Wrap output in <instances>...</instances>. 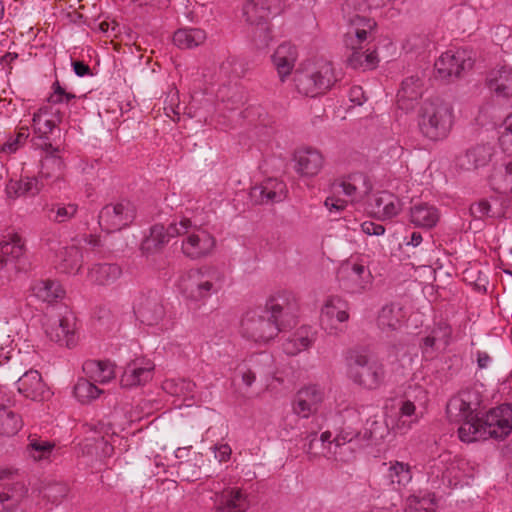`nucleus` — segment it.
Here are the masks:
<instances>
[{"label": "nucleus", "instance_id": "obj_31", "mask_svg": "<svg viewBox=\"0 0 512 512\" xmlns=\"http://www.w3.org/2000/svg\"><path fill=\"white\" fill-rule=\"evenodd\" d=\"M199 279L196 283L195 301H205L212 294L217 293L222 287V274L215 268H208L205 273L198 272Z\"/></svg>", "mask_w": 512, "mask_h": 512}, {"label": "nucleus", "instance_id": "obj_11", "mask_svg": "<svg viewBox=\"0 0 512 512\" xmlns=\"http://www.w3.org/2000/svg\"><path fill=\"white\" fill-rule=\"evenodd\" d=\"M43 327L51 341L68 348L76 345V318L72 312L66 311L63 315L46 316Z\"/></svg>", "mask_w": 512, "mask_h": 512}, {"label": "nucleus", "instance_id": "obj_17", "mask_svg": "<svg viewBox=\"0 0 512 512\" xmlns=\"http://www.w3.org/2000/svg\"><path fill=\"white\" fill-rule=\"evenodd\" d=\"M349 27L344 36V43L349 49L362 48V43L376 28V22L363 15L354 14L348 19Z\"/></svg>", "mask_w": 512, "mask_h": 512}, {"label": "nucleus", "instance_id": "obj_21", "mask_svg": "<svg viewBox=\"0 0 512 512\" xmlns=\"http://www.w3.org/2000/svg\"><path fill=\"white\" fill-rule=\"evenodd\" d=\"M16 385L19 393L34 401H42L50 394L42 381L40 373L36 370H30L24 373L18 379Z\"/></svg>", "mask_w": 512, "mask_h": 512}, {"label": "nucleus", "instance_id": "obj_10", "mask_svg": "<svg viewBox=\"0 0 512 512\" xmlns=\"http://www.w3.org/2000/svg\"><path fill=\"white\" fill-rule=\"evenodd\" d=\"M340 287L348 293L357 294L367 290L372 283V274L362 262L348 260L337 273Z\"/></svg>", "mask_w": 512, "mask_h": 512}, {"label": "nucleus", "instance_id": "obj_52", "mask_svg": "<svg viewBox=\"0 0 512 512\" xmlns=\"http://www.w3.org/2000/svg\"><path fill=\"white\" fill-rule=\"evenodd\" d=\"M402 398L409 400L419 409H425L429 402L427 390L419 384L409 385Z\"/></svg>", "mask_w": 512, "mask_h": 512}, {"label": "nucleus", "instance_id": "obj_48", "mask_svg": "<svg viewBox=\"0 0 512 512\" xmlns=\"http://www.w3.org/2000/svg\"><path fill=\"white\" fill-rule=\"evenodd\" d=\"M405 512H435L434 498L430 493L411 495L406 500Z\"/></svg>", "mask_w": 512, "mask_h": 512}, {"label": "nucleus", "instance_id": "obj_55", "mask_svg": "<svg viewBox=\"0 0 512 512\" xmlns=\"http://www.w3.org/2000/svg\"><path fill=\"white\" fill-rule=\"evenodd\" d=\"M368 427L363 433V438L366 440H377L383 437L379 430H382V424L377 420L367 421Z\"/></svg>", "mask_w": 512, "mask_h": 512}, {"label": "nucleus", "instance_id": "obj_59", "mask_svg": "<svg viewBox=\"0 0 512 512\" xmlns=\"http://www.w3.org/2000/svg\"><path fill=\"white\" fill-rule=\"evenodd\" d=\"M214 454L215 458L218 459L219 462H226L231 457L232 449L228 444L215 445Z\"/></svg>", "mask_w": 512, "mask_h": 512}, {"label": "nucleus", "instance_id": "obj_23", "mask_svg": "<svg viewBox=\"0 0 512 512\" xmlns=\"http://www.w3.org/2000/svg\"><path fill=\"white\" fill-rule=\"evenodd\" d=\"M153 376V365L149 361L136 359L130 362L122 376L121 385L126 388H132L143 385L150 381Z\"/></svg>", "mask_w": 512, "mask_h": 512}, {"label": "nucleus", "instance_id": "obj_9", "mask_svg": "<svg viewBox=\"0 0 512 512\" xmlns=\"http://www.w3.org/2000/svg\"><path fill=\"white\" fill-rule=\"evenodd\" d=\"M349 303L339 296L329 297L321 308L320 325L329 334L338 336L350 318Z\"/></svg>", "mask_w": 512, "mask_h": 512}, {"label": "nucleus", "instance_id": "obj_33", "mask_svg": "<svg viewBox=\"0 0 512 512\" xmlns=\"http://www.w3.org/2000/svg\"><path fill=\"white\" fill-rule=\"evenodd\" d=\"M44 183L38 177H22L19 180H10L6 185L9 198L35 197L43 189Z\"/></svg>", "mask_w": 512, "mask_h": 512}, {"label": "nucleus", "instance_id": "obj_16", "mask_svg": "<svg viewBox=\"0 0 512 512\" xmlns=\"http://www.w3.org/2000/svg\"><path fill=\"white\" fill-rule=\"evenodd\" d=\"M43 150L46 155L42 159L39 179L45 185H57L64 179L65 164L58 155V149L53 147L51 143H45Z\"/></svg>", "mask_w": 512, "mask_h": 512}, {"label": "nucleus", "instance_id": "obj_56", "mask_svg": "<svg viewBox=\"0 0 512 512\" xmlns=\"http://www.w3.org/2000/svg\"><path fill=\"white\" fill-rule=\"evenodd\" d=\"M470 212L476 218L490 216L491 205L487 200L482 199L471 205Z\"/></svg>", "mask_w": 512, "mask_h": 512}, {"label": "nucleus", "instance_id": "obj_51", "mask_svg": "<svg viewBox=\"0 0 512 512\" xmlns=\"http://www.w3.org/2000/svg\"><path fill=\"white\" fill-rule=\"evenodd\" d=\"M215 246L214 237L202 228L194 230V249L199 256L210 253Z\"/></svg>", "mask_w": 512, "mask_h": 512}, {"label": "nucleus", "instance_id": "obj_30", "mask_svg": "<svg viewBox=\"0 0 512 512\" xmlns=\"http://www.w3.org/2000/svg\"><path fill=\"white\" fill-rule=\"evenodd\" d=\"M370 206L373 214L381 220L392 219L402 210L400 199L386 191L374 195L373 202Z\"/></svg>", "mask_w": 512, "mask_h": 512}, {"label": "nucleus", "instance_id": "obj_45", "mask_svg": "<svg viewBox=\"0 0 512 512\" xmlns=\"http://www.w3.org/2000/svg\"><path fill=\"white\" fill-rule=\"evenodd\" d=\"M78 212L75 203H56L46 209V216L50 221L64 223L72 219Z\"/></svg>", "mask_w": 512, "mask_h": 512}, {"label": "nucleus", "instance_id": "obj_7", "mask_svg": "<svg viewBox=\"0 0 512 512\" xmlns=\"http://www.w3.org/2000/svg\"><path fill=\"white\" fill-rule=\"evenodd\" d=\"M481 395L475 389H464L447 403L446 413L451 422L463 426L467 422H479L477 411L481 406Z\"/></svg>", "mask_w": 512, "mask_h": 512}, {"label": "nucleus", "instance_id": "obj_24", "mask_svg": "<svg viewBox=\"0 0 512 512\" xmlns=\"http://www.w3.org/2000/svg\"><path fill=\"white\" fill-rule=\"evenodd\" d=\"M82 252L75 245L62 246L53 259L54 267L61 273L76 274L82 267Z\"/></svg>", "mask_w": 512, "mask_h": 512}, {"label": "nucleus", "instance_id": "obj_53", "mask_svg": "<svg viewBox=\"0 0 512 512\" xmlns=\"http://www.w3.org/2000/svg\"><path fill=\"white\" fill-rule=\"evenodd\" d=\"M29 136L28 128L22 127L18 131L16 137L10 138L7 140V142L3 145L2 151L8 152V153H14L18 150V148L25 143Z\"/></svg>", "mask_w": 512, "mask_h": 512}, {"label": "nucleus", "instance_id": "obj_5", "mask_svg": "<svg viewBox=\"0 0 512 512\" xmlns=\"http://www.w3.org/2000/svg\"><path fill=\"white\" fill-rule=\"evenodd\" d=\"M280 331V323H277L264 309L247 311L241 319V336L257 344L270 342Z\"/></svg>", "mask_w": 512, "mask_h": 512}, {"label": "nucleus", "instance_id": "obj_18", "mask_svg": "<svg viewBox=\"0 0 512 512\" xmlns=\"http://www.w3.org/2000/svg\"><path fill=\"white\" fill-rule=\"evenodd\" d=\"M324 400V391L317 385H309L300 389L293 402V411L298 416L308 418L316 413Z\"/></svg>", "mask_w": 512, "mask_h": 512}, {"label": "nucleus", "instance_id": "obj_34", "mask_svg": "<svg viewBox=\"0 0 512 512\" xmlns=\"http://www.w3.org/2000/svg\"><path fill=\"white\" fill-rule=\"evenodd\" d=\"M250 506L248 495L240 488H228L219 498V512H246Z\"/></svg>", "mask_w": 512, "mask_h": 512}, {"label": "nucleus", "instance_id": "obj_40", "mask_svg": "<svg viewBox=\"0 0 512 512\" xmlns=\"http://www.w3.org/2000/svg\"><path fill=\"white\" fill-rule=\"evenodd\" d=\"M404 318L405 313L399 304L385 305L379 312L377 324L383 331H393L401 327Z\"/></svg>", "mask_w": 512, "mask_h": 512}, {"label": "nucleus", "instance_id": "obj_41", "mask_svg": "<svg viewBox=\"0 0 512 512\" xmlns=\"http://www.w3.org/2000/svg\"><path fill=\"white\" fill-rule=\"evenodd\" d=\"M122 269L117 264H95L88 271V279L98 285H110L120 278Z\"/></svg>", "mask_w": 512, "mask_h": 512}, {"label": "nucleus", "instance_id": "obj_63", "mask_svg": "<svg viewBox=\"0 0 512 512\" xmlns=\"http://www.w3.org/2000/svg\"><path fill=\"white\" fill-rule=\"evenodd\" d=\"M499 143L502 150L509 155H512V134L501 131L499 136Z\"/></svg>", "mask_w": 512, "mask_h": 512}, {"label": "nucleus", "instance_id": "obj_32", "mask_svg": "<svg viewBox=\"0 0 512 512\" xmlns=\"http://www.w3.org/2000/svg\"><path fill=\"white\" fill-rule=\"evenodd\" d=\"M60 112L54 110L50 105L40 107L33 115V128L34 132L40 137H47L57 123L60 122Z\"/></svg>", "mask_w": 512, "mask_h": 512}, {"label": "nucleus", "instance_id": "obj_38", "mask_svg": "<svg viewBox=\"0 0 512 512\" xmlns=\"http://www.w3.org/2000/svg\"><path fill=\"white\" fill-rule=\"evenodd\" d=\"M314 341V330L311 327L303 326L283 344V350L288 355H296L310 348Z\"/></svg>", "mask_w": 512, "mask_h": 512}, {"label": "nucleus", "instance_id": "obj_49", "mask_svg": "<svg viewBox=\"0 0 512 512\" xmlns=\"http://www.w3.org/2000/svg\"><path fill=\"white\" fill-rule=\"evenodd\" d=\"M54 446L52 442L40 438H32L27 446V453L35 461L46 460L50 458Z\"/></svg>", "mask_w": 512, "mask_h": 512}, {"label": "nucleus", "instance_id": "obj_22", "mask_svg": "<svg viewBox=\"0 0 512 512\" xmlns=\"http://www.w3.org/2000/svg\"><path fill=\"white\" fill-rule=\"evenodd\" d=\"M295 170L301 176H316L323 168L324 157L316 149L302 148L295 152Z\"/></svg>", "mask_w": 512, "mask_h": 512}, {"label": "nucleus", "instance_id": "obj_61", "mask_svg": "<svg viewBox=\"0 0 512 512\" xmlns=\"http://www.w3.org/2000/svg\"><path fill=\"white\" fill-rule=\"evenodd\" d=\"M362 231L367 235H382L385 232L384 226L376 224L372 221H365L361 224Z\"/></svg>", "mask_w": 512, "mask_h": 512}, {"label": "nucleus", "instance_id": "obj_19", "mask_svg": "<svg viewBox=\"0 0 512 512\" xmlns=\"http://www.w3.org/2000/svg\"><path fill=\"white\" fill-rule=\"evenodd\" d=\"M298 309L297 298L290 291H279L272 295L266 302L264 310L277 323L285 316H294Z\"/></svg>", "mask_w": 512, "mask_h": 512}, {"label": "nucleus", "instance_id": "obj_20", "mask_svg": "<svg viewBox=\"0 0 512 512\" xmlns=\"http://www.w3.org/2000/svg\"><path fill=\"white\" fill-rule=\"evenodd\" d=\"M486 83L497 97L512 98V65L504 63L493 68L487 75Z\"/></svg>", "mask_w": 512, "mask_h": 512}, {"label": "nucleus", "instance_id": "obj_14", "mask_svg": "<svg viewBox=\"0 0 512 512\" xmlns=\"http://www.w3.org/2000/svg\"><path fill=\"white\" fill-rule=\"evenodd\" d=\"M283 10L282 0H248L244 3L242 14L245 21L253 26H260L267 32L271 15H278Z\"/></svg>", "mask_w": 512, "mask_h": 512}, {"label": "nucleus", "instance_id": "obj_26", "mask_svg": "<svg viewBox=\"0 0 512 512\" xmlns=\"http://www.w3.org/2000/svg\"><path fill=\"white\" fill-rule=\"evenodd\" d=\"M423 94V80L418 76L405 78L397 93V104L400 109L409 111L413 109Z\"/></svg>", "mask_w": 512, "mask_h": 512}, {"label": "nucleus", "instance_id": "obj_54", "mask_svg": "<svg viewBox=\"0 0 512 512\" xmlns=\"http://www.w3.org/2000/svg\"><path fill=\"white\" fill-rule=\"evenodd\" d=\"M174 44L180 49L192 47V33L189 29H179L173 36Z\"/></svg>", "mask_w": 512, "mask_h": 512}, {"label": "nucleus", "instance_id": "obj_3", "mask_svg": "<svg viewBox=\"0 0 512 512\" xmlns=\"http://www.w3.org/2000/svg\"><path fill=\"white\" fill-rule=\"evenodd\" d=\"M191 227L192 222L187 217L171 223L167 228L162 224H155L150 228L149 235L143 240L141 250L145 254H152L160 251L172 238L186 235L182 244V252L185 256L190 257L192 255Z\"/></svg>", "mask_w": 512, "mask_h": 512}, {"label": "nucleus", "instance_id": "obj_36", "mask_svg": "<svg viewBox=\"0 0 512 512\" xmlns=\"http://www.w3.org/2000/svg\"><path fill=\"white\" fill-rule=\"evenodd\" d=\"M24 242L18 234H11L0 241V269L24 255Z\"/></svg>", "mask_w": 512, "mask_h": 512}, {"label": "nucleus", "instance_id": "obj_29", "mask_svg": "<svg viewBox=\"0 0 512 512\" xmlns=\"http://www.w3.org/2000/svg\"><path fill=\"white\" fill-rule=\"evenodd\" d=\"M297 57L298 53L296 47L289 42L280 44L274 51L272 62L282 82H284L293 71Z\"/></svg>", "mask_w": 512, "mask_h": 512}, {"label": "nucleus", "instance_id": "obj_13", "mask_svg": "<svg viewBox=\"0 0 512 512\" xmlns=\"http://www.w3.org/2000/svg\"><path fill=\"white\" fill-rule=\"evenodd\" d=\"M133 311L137 319L147 326L158 325L165 316L161 297L155 291L140 293L134 300Z\"/></svg>", "mask_w": 512, "mask_h": 512}, {"label": "nucleus", "instance_id": "obj_1", "mask_svg": "<svg viewBox=\"0 0 512 512\" xmlns=\"http://www.w3.org/2000/svg\"><path fill=\"white\" fill-rule=\"evenodd\" d=\"M512 432V405L501 404L490 409L479 422H467L458 428L462 442L472 443L494 438L503 440Z\"/></svg>", "mask_w": 512, "mask_h": 512}, {"label": "nucleus", "instance_id": "obj_27", "mask_svg": "<svg viewBox=\"0 0 512 512\" xmlns=\"http://www.w3.org/2000/svg\"><path fill=\"white\" fill-rule=\"evenodd\" d=\"M286 184L278 179L269 178L251 189V197L255 202L274 203L280 202L286 197Z\"/></svg>", "mask_w": 512, "mask_h": 512}, {"label": "nucleus", "instance_id": "obj_42", "mask_svg": "<svg viewBox=\"0 0 512 512\" xmlns=\"http://www.w3.org/2000/svg\"><path fill=\"white\" fill-rule=\"evenodd\" d=\"M386 473V478L391 485L397 489H401L409 484L412 480L411 466L401 461H390Z\"/></svg>", "mask_w": 512, "mask_h": 512}, {"label": "nucleus", "instance_id": "obj_58", "mask_svg": "<svg viewBox=\"0 0 512 512\" xmlns=\"http://www.w3.org/2000/svg\"><path fill=\"white\" fill-rule=\"evenodd\" d=\"M360 435L358 431H341L333 440L336 447H340L345 445L346 443L351 442L354 438H357Z\"/></svg>", "mask_w": 512, "mask_h": 512}, {"label": "nucleus", "instance_id": "obj_28", "mask_svg": "<svg viewBox=\"0 0 512 512\" xmlns=\"http://www.w3.org/2000/svg\"><path fill=\"white\" fill-rule=\"evenodd\" d=\"M30 296L43 303H54L62 299L65 290L59 281L54 279H37L30 285Z\"/></svg>", "mask_w": 512, "mask_h": 512}, {"label": "nucleus", "instance_id": "obj_64", "mask_svg": "<svg viewBox=\"0 0 512 512\" xmlns=\"http://www.w3.org/2000/svg\"><path fill=\"white\" fill-rule=\"evenodd\" d=\"M476 362L479 369H487L492 363V357L486 351L478 350L475 353Z\"/></svg>", "mask_w": 512, "mask_h": 512}, {"label": "nucleus", "instance_id": "obj_25", "mask_svg": "<svg viewBox=\"0 0 512 512\" xmlns=\"http://www.w3.org/2000/svg\"><path fill=\"white\" fill-rule=\"evenodd\" d=\"M493 154L494 148L490 144L476 145L457 157V165L464 170H475L486 166Z\"/></svg>", "mask_w": 512, "mask_h": 512}, {"label": "nucleus", "instance_id": "obj_43", "mask_svg": "<svg viewBox=\"0 0 512 512\" xmlns=\"http://www.w3.org/2000/svg\"><path fill=\"white\" fill-rule=\"evenodd\" d=\"M417 406L411 403L409 400L401 399L399 403V420L396 423V430L400 432H406L412 428V425L419 421L417 414Z\"/></svg>", "mask_w": 512, "mask_h": 512}, {"label": "nucleus", "instance_id": "obj_4", "mask_svg": "<svg viewBox=\"0 0 512 512\" xmlns=\"http://www.w3.org/2000/svg\"><path fill=\"white\" fill-rule=\"evenodd\" d=\"M333 66L327 61H321L314 67H306L295 73L294 82L299 93L316 97L324 94L335 83Z\"/></svg>", "mask_w": 512, "mask_h": 512}, {"label": "nucleus", "instance_id": "obj_44", "mask_svg": "<svg viewBox=\"0 0 512 512\" xmlns=\"http://www.w3.org/2000/svg\"><path fill=\"white\" fill-rule=\"evenodd\" d=\"M490 182L495 190L505 191L512 183V160H505L494 166L490 175Z\"/></svg>", "mask_w": 512, "mask_h": 512}, {"label": "nucleus", "instance_id": "obj_37", "mask_svg": "<svg viewBox=\"0 0 512 512\" xmlns=\"http://www.w3.org/2000/svg\"><path fill=\"white\" fill-rule=\"evenodd\" d=\"M23 493L24 487L21 483H0V512H16Z\"/></svg>", "mask_w": 512, "mask_h": 512}, {"label": "nucleus", "instance_id": "obj_47", "mask_svg": "<svg viewBox=\"0 0 512 512\" xmlns=\"http://www.w3.org/2000/svg\"><path fill=\"white\" fill-rule=\"evenodd\" d=\"M21 418L9 409H0V435L13 436L21 428Z\"/></svg>", "mask_w": 512, "mask_h": 512}, {"label": "nucleus", "instance_id": "obj_15", "mask_svg": "<svg viewBox=\"0 0 512 512\" xmlns=\"http://www.w3.org/2000/svg\"><path fill=\"white\" fill-rule=\"evenodd\" d=\"M332 190L334 193H343L352 202H356L363 200L370 194L372 184L365 174L353 173L335 180L332 184Z\"/></svg>", "mask_w": 512, "mask_h": 512}, {"label": "nucleus", "instance_id": "obj_50", "mask_svg": "<svg viewBox=\"0 0 512 512\" xmlns=\"http://www.w3.org/2000/svg\"><path fill=\"white\" fill-rule=\"evenodd\" d=\"M353 52L348 58L349 65L354 68H362L364 70L373 69L377 64V56L374 51L362 52L361 48L351 49Z\"/></svg>", "mask_w": 512, "mask_h": 512}, {"label": "nucleus", "instance_id": "obj_12", "mask_svg": "<svg viewBox=\"0 0 512 512\" xmlns=\"http://www.w3.org/2000/svg\"><path fill=\"white\" fill-rule=\"evenodd\" d=\"M472 66L473 59L470 52L462 48L442 53L435 62L436 74L441 79L457 78Z\"/></svg>", "mask_w": 512, "mask_h": 512}, {"label": "nucleus", "instance_id": "obj_8", "mask_svg": "<svg viewBox=\"0 0 512 512\" xmlns=\"http://www.w3.org/2000/svg\"><path fill=\"white\" fill-rule=\"evenodd\" d=\"M136 217L134 204L127 199L104 206L98 216L101 228L108 232L120 231L128 227Z\"/></svg>", "mask_w": 512, "mask_h": 512}, {"label": "nucleus", "instance_id": "obj_35", "mask_svg": "<svg viewBox=\"0 0 512 512\" xmlns=\"http://www.w3.org/2000/svg\"><path fill=\"white\" fill-rule=\"evenodd\" d=\"M83 372L93 382L105 384L115 378L114 364L108 360H87Z\"/></svg>", "mask_w": 512, "mask_h": 512}, {"label": "nucleus", "instance_id": "obj_60", "mask_svg": "<svg viewBox=\"0 0 512 512\" xmlns=\"http://www.w3.org/2000/svg\"><path fill=\"white\" fill-rule=\"evenodd\" d=\"M53 92L49 97V102L59 104L64 102L65 89L60 85L59 81H55L52 85Z\"/></svg>", "mask_w": 512, "mask_h": 512}, {"label": "nucleus", "instance_id": "obj_46", "mask_svg": "<svg viewBox=\"0 0 512 512\" xmlns=\"http://www.w3.org/2000/svg\"><path fill=\"white\" fill-rule=\"evenodd\" d=\"M102 392L89 378L79 379L74 386V395L81 403L95 400Z\"/></svg>", "mask_w": 512, "mask_h": 512}, {"label": "nucleus", "instance_id": "obj_39", "mask_svg": "<svg viewBox=\"0 0 512 512\" xmlns=\"http://www.w3.org/2000/svg\"><path fill=\"white\" fill-rule=\"evenodd\" d=\"M439 218L438 209L427 203L416 204L410 209V221L417 227L432 228Z\"/></svg>", "mask_w": 512, "mask_h": 512}, {"label": "nucleus", "instance_id": "obj_2", "mask_svg": "<svg viewBox=\"0 0 512 512\" xmlns=\"http://www.w3.org/2000/svg\"><path fill=\"white\" fill-rule=\"evenodd\" d=\"M455 115L451 103L434 98L426 100L418 113V128L423 137L430 141L446 139L454 125Z\"/></svg>", "mask_w": 512, "mask_h": 512}, {"label": "nucleus", "instance_id": "obj_6", "mask_svg": "<svg viewBox=\"0 0 512 512\" xmlns=\"http://www.w3.org/2000/svg\"><path fill=\"white\" fill-rule=\"evenodd\" d=\"M349 377L367 389H376L384 381V366L371 360L365 351H351L348 356Z\"/></svg>", "mask_w": 512, "mask_h": 512}, {"label": "nucleus", "instance_id": "obj_57", "mask_svg": "<svg viewBox=\"0 0 512 512\" xmlns=\"http://www.w3.org/2000/svg\"><path fill=\"white\" fill-rule=\"evenodd\" d=\"M324 205L329 212H342L347 206V201L332 195L326 198Z\"/></svg>", "mask_w": 512, "mask_h": 512}, {"label": "nucleus", "instance_id": "obj_62", "mask_svg": "<svg viewBox=\"0 0 512 512\" xmlns=\"http://www.w3.org/2000/svg\"><path fill=\"white\" fill-rule=\"evenodd\" d=\"M349 99L355 105H362L366 100L364 91L360 86H353L349 90Z\"/></svg>", "mask_w": 512, "mask_h": 512}]
</instances>
